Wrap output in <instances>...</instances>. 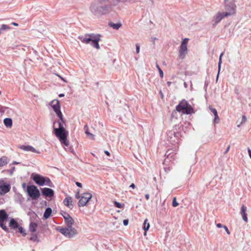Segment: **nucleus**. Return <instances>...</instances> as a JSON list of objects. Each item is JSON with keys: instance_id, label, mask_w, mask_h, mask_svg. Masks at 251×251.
I'll return each mask as SVG.
<instances>
[{"instance_id": "f257e3e1", "label": "nucleus", "mask_w": 251, "mask_h": 251, "mask_svg": "<svg viewBox=\"0 0 251 251\" xmlns=\"http://www.w3.org/2000/svg\"><path fill=\"white\" fill-rule=\"evenodd\" d=\"M120 0H95L91 4L90 9L96 16L109 13L112 7L117 5Z\"/></svg>"}, {"instance_id": "f03ea898", "label": "nucleus", "mask_w": 251, "mask_h": 251, "mask_svg": "<svg viewBox=\"0 0 251 251\" xmlns=\"http://www.w3.org/2000/svg\"><path fill=\"white\" fill-rule=\"evenodd\" d=\"M62 215L64 219L65 223L67 225V227L58 226L56 229L65 237L68 238H72L77 233V230L72 227L74 221L70 215L66 212H64L63 214H62Z\"/></svg>"}, {"instance_id": "7ed1b4c3", "label": "nucleus", "mask_w": 251, "mask_h": 251, "mask_svg": "<svg viewBox=\"0 0 251 251\" xmlns=\"http://www.w3.org/2000/svg\"><path fill=\"white\" fill-rule=\"evenodd\" d=\"M58 127L54 128V133L61 144L68 146L69 144V141L67 140L68 132L65 130L62 123L58 122Z\"/></svg>"}, {"instance_id": "20e7f679", "label": "nucleus", "mask_w": 251, "mask_h": 251, "mask_svg": "<svg viewBox=\"0 0 251 251\" xmlns=\"http://www.w3.org/2000/svg\"><path fill=\"white\" fill-rule=\"evenodd\" d=\"M100 35L99 34H85L84 36H79L78 39L83 43L89 44L91 42V45L94 48L99 49V42L100 41Z\"/></svg>"}, {"instance_id": "39448f33", "label": "nucleus", "mask_w": 251, "mask_h": 251, "mask_svg": "<svg viewBox=\"0 0 251 251\" xmlns=\"http://www.w3.org/2000/svg\"><path fill=\"white\" fill-rule=\"evenodd\" d=\"M176 110L183 114H190L193 113L194 109L187 101L183 100L180 101L176 107Z\"/></svg>"}, {"instance_id": "423d86ee", "label": "nucleus", "mask_w": 251, "mask_h": 251, "mask_svg": "<svg viewBox=\"0 0 251 251\" xmlns=\"http://www.w3.org/2000/svg\"><path fill=\"white\" fill-rule=\"evenodd\" d=\"M225 9L226 12H223L226 17L234 15L236 12V5L235 0H225Z\"/></svg>"}, {"instance_id": "0eeeda50", "label": "nucleus", "mask_w": 251, "mask_h": 251, "mask_svg": "<svg viewBox=\"0 0 251 251\" xmlns=\"http://www.w3.org/2000/svg\"><path fill=\"white\" fill-rule=\"evenodd\" d=\"M167 140L172 144H178L181 137L180 132L176 129V126L168 131Z\"/></svg>"}, {"instance_id": "6e6552de", "label": "nucleus", "mask_w": 251, "mask_h": 251, "mask_svg": "<svg viewBox=\"0 0 251 251\" xmlns=\"http://www.w3.org/2000/svg\"><path fill=\"white\" fill-rule=\"evenodd\" d=\"M31 178L39 186L46 185L50 187L52 186V183L48 177H45L39 174H32Z\"/></svg>"}, {"instance_id": "1a4fd4ad", "label": "nucleus", "mask_w": 251, "mask_h": 251, "mask_svg": "<svg viewBox=\"0 0 251 251\" xmlns=\"http://www.w3.org/2000/svg\"><path fill=\"white\" fill-rule=\"evenodd\" d=\"M26 192L32 200H37L40 196L39 189L33 185H28L26 187Z\"/></svg>"}, {"instance_id": "9d476101", "label": "nucleus", "mask_w": 251, "mask_h": 251, "mask_svg": "<svg viewBox=\"0 0 251 251\" xmlns=\"http://www.w3.org/2000/svg\"><path fill=\"white\" fill-rule=\"evenodd\" d=\"M188 38L183 39L178 50V57L181 59H183L188 52L187 44Z\"/></svg>"}, {"instance_id": "9b49d317", "label": "nucleus", "mask_w": 251, "mask_h": 251, "mask_svg": "<svg viewBox=\"0 0 251 251\" xmlns=\"http://www.w3.org/2000/svg\"><path fill=\"white\" fill-rule=\"evenodd\" d=\"M50 105L59 119L63 123H64V122L63 120V115L60 111V106L59 100H53L51 102Z\"/></svg>"}, {"instance_id": "f8f14e48", "label": "nucleus", "mask_w": 251, "mask_h": 251, "mask_svg": "<svg viewBox=\"0 0 251 251\" xmlns=\"http://www.w3.org/2000/svg\"><path fill=\"white\" fill-rule=\"evenodd\" d=\"M92 195L88 192L83 193L80 196L78 205L79 207H83L86 205L88 202L91 199Z\"/></svg>"}, {"instance_id": "ddd939ff", "label": "nucleus", "mask_w": 251, "mask_h": 251, "mask_svg": "<svg viewBox=\"0 0 251 251\" xmlns=\"http://www.w3.org/2000/svg\"><path fill=\"white\" fill-rule=\"evenodd\" d=\"M10 185L8 184H6L4 180L3 179H0V194L1 195H5L7 193L9 192L10 190Z\"/></svg>"}, {"instance_id": "4468645a", "label": "nucleus", "mask_w": 251, "mask_h": 251, "mask_svg": "<svg viewBox=\"0 0 251 251\" xmlns=\"http://www.w3.org/2000/svg\"><path fill=\"white\" fill-rule=\"evenodd\" d=\"M19 149L26 151H31L36 153H40V151L36 150L34 148L30 145H21Z\"/></svg>"}, {"instance_id": "2eb2a0df", "label": "nucleus", "mask_w": 251, "mask_h": 251, "mask_svg": "<svg viewBox=\"0 0 251 251\" xmlns=\"http://www.w3.org/2000/svg\"><path fill=\"white\" fill-rule=\"evenodd\" d=\"M42 192L46 197H52L54 195V191L50 188H44L42 189Z\"/></svg>"}, {"instance_id": "dca6fc26", "label": "nucleus", "mask_w": 251, "mask_h": 251, "mask_svg": "<svg viewBox=\"0 0 251 251\" xmlns=\"http://www.w3.org/2000/svg\"><path fill=\"white\" fill-rule=\"evenodd\" d=\"M226 17L223 12H218L213 18L215 24L219 23L224 18Z\"/></svg>"}, {"instance_id": "f3484780", "label": "nucleus", "mask_w": 251, "mask_h": 251, "mask_svg": "<svg viewBox=\"0 0 251 251\" xmlns=\"http://www.w3.org/2000/svg\"><path fill=\"white\" fill-rule=\"evenodd\" d=\"M63 203L65 205L67 206L70 209H72L73 207L72 199L70 197H66L63 201Z\"/></svg>"}, {"instance_id": "a211bd4d", "label": "nucleus", "mask_w": 251, "mask_h": 251, "mask_svg": "<svg viewBox=\"0 0 251 251\" xmlns=\"http://www.w3.org/2000/svg\"><path fill=\"white\" fill-rule=\"evenodd\" d=\"M246 207L245 206V205L243 204L241 208V211L240 213L242 217L243 220L246 222H248V217H247V214L246 212Z\"/></svg>"}, {"instance_id": "6ab92c4d", "label": "nucleus", "mask_w": 251, "mask_h": 251, "mask_svg": "<svg viewBox=\"0 0 251 251\" xmlns=\"http://www.w3.org/2000/svg\"><path fill=\"white\" fill-rule=\"evenodd\" d=\"M171 150H168L167 152L166 159H168L170 161H174L176 158V153L174 152H169Z\"/></svg>"}, {"instance_id": "aec40b11", "label": "nucleus", "mask_w": 251, "mask_h": 251, "mask_svg": "<svg viewBox=\"0 0 251 251\" xmlns=\"http://www.w3.org/2000/svg\"><path fill=\"white\" fill-rule=\"evenodd\" d=\"M8 217V215L4 210H0V222H4Z\"/></svg>"}, {"instance_id": "412c9836", "label": "nucleus", "mask_w": 251, "mask_h": 251, "mask_svg": "<svg viewBox=\"0 0 251 251\" xmlns=\"http://www.w3.org/2000/svg\"><path fill=\"white\" fill-rule=\"evenodd\" d=\"M37 226V224L36 223L31 222L29 226V231L32 233H35L36 231Z\"/></svg>"}, {"instance_id": "4be33fe9", "label": "nucleus", "mask_w": 251, "mask_h": 251, "mask_svg": "<svg viewBox=\"0 0 251 251\" xmlns=\"http://www.w3.org/2000/svg\"><path fill=\"white\" fill-rule=\"evenodd\" d=\"M9 226L11 228L13 229L18 228L19 226L18 223L14 219L10 220Z\"/></svg>"}, {"instance_id": "5701e85b", "label": "nucleus", "mask_w": 251, "mask_h": 251, "mask_svg": "<svg viewBox=\"0 0 251 251\" xmlns=\"http://www.w3.org/2000/svg\"><path fill=\"white\" fill-rule=\"evenodd\" d=\"M51 213H52L51 209L49 207L47 208L46 209L45 212L44 214V217L45 218V219H48L50 216Z\"/></svg>"}, {"instance_id": "b1692460", "label": "nucleus", "mask_w": 251, "mask_h": 251, "mask_svg": "<svg viewBox=\"0 0 251 251\" xmlns=\"http://www.w3.org/2000/svg\"><path fill=\"white\" fill-rule=\"evenodd\" d=\"M8 164L7 158L2 156L0 158V167H3Z\"/></svg>"}, {"instance_id": "393cba45", "label": "nucleus", "mask_w": 251, "mask_h": 251, "mask_svg": "<svg viewBox=\"0 0 251 251\" xmlns=\"http://www.w3.org/2000/svg\"><path fill=\"white\" fill-rule=\"evenodd\" d=\"M84 129L85 130V133L87 134V135L89 137V138L91 139L94 140L95 139V136L94 134L91 133L89 132L88 130V126L87 125H85L84 126Z\"/></svg>"}, {"instance_id": "a878e982", "label": "nucleus", "mask_w": 251, "mask_h": 251, "mask_svg": "<svg viewBox=\"0 0 251 251\" xmlns=\"http://www.w3.org/2000/svg\"><path fill=\"white\" fill-rule=\"evenodd\" d=\"M150 224L148 222V219H146L145 221H144V227H143V228L145 230V233H144V235H146V232L147 231L149 230V228H150Z\"/></svg>"}, {"instance_id": "bb28decb", "label": "nucleus", "mask_w": 251, "mask_h": 251, "mask_svg": "<svg viewBox=\"0 0 251 251\" xmlns=\"http://www.w3.org/2000/svg\"><path fill=\"white\" fill-rule=\"evenodd\" d=\"M4 124L7 127H11L12 125V121L10 118H5L4 121Z\"/></svg>"}, {"instance_id": "cd10ccee", "label": "nucleus", "mask_w": 251, "mask_h": 251, "mask_svg": "<svg viewBox=\"0 0 251 251\" xmlns=\"http://www.w3.org/2000/svg\"><path fill=\"white\" fill-rule=\"evenodd\" d=\"M109 25L114 29H118L122 26V25L120 23L114 24L111 23L109 24Z\"/></svg>"}, {"instance_id": "c85d7f7f", "label": "nucleus", "mask_w": 251, "mask_h": 251, "mask_svg": "<svg viewBox=\"0 0 251 251\" xmlns=\"http://www.w3.org/2000/svg\"><path fill=\"white\" fill-rule=\"evenodd\" d=\"M210 109L211 112L214 114L215 116V121H216L217 120H219V117L216 109L215 108H210Z\"/></svg>"}, {"instance_id": "c756f323", "label": "nucleus", "mask_w": 251, "mask_h": 251, "mask_svg": "<svg viewBox=\"0 0 251 251\" xmlns=\"http://www.w3.org/2000/svg\"><path fill=\"white\" fill-rule=\"evenodd\" d=\"M0 226L5 231H8V228L7 227V226L4 224V222H0Z\"/></svg>"}, {"instance_id": "7c9ffc66", "label": "nucleus", "mask_w": 251, "mask_h": 251, "mask_svg": "<svg viewBox=\"0 0 251 251\" xmlns=\"http://www.w3.org/2000/svg\"><path fill=\"white\" fill-rule=\"evenodd\" d=\"M0 30H8L10 29V27L8 25H2L0 28Z\"/></svg>"}, {"instance_id": "2f4dec72", "label": "nucleus", "mask_w": 251, "mask_h": 251, "mask_svg": "<svg viewBox=\"0 0 251 251\" xmlns=\"http://www.w3.org/2000/svg\"><path fill=\"white\" fill-rule=\"evenodd\" d=\"M30 240L32 241H36L38 240V236L36 234H33L30 238Z\"/></svg>"}, {"instance_id": "473e14b6", "label": "nucleus", "mask_w": 251, "mask_h": 251, "mask_svg": "<svg viewBox=\"0 0 251 251\" xmlns=\"http://www.w3.org/2000/svg\"><path fill=\"white\" fill-rule=\"evenodd\" d=\"M172 205L173 207H176L178 205V203L176 201V197H174L173 200L172 201Z\"/></svg>"}, {"instance_id": "72a5a7b5", "label": "nucleus", "mask_w": 251, "mask_h": 251, "mask_svg": "<svg viewBox=\"0 0 251 251\" xmlns=\"http://www.w3.org/2000/svg\"><path fill=\"white\" fill-rule=\"evenodd\" d=\"M156 67L159 71L160 76L162 78L163 77V72L162 70L161 69L159 65L156 64Z\"/></svg>"}, {"instance_id": "f704fd0d", "label": "nucleus", "mask_w": 251, "mask_h": 251, "mask_svg": "<svg viewBox=\"0 0 251 251\" xmlns=\"http://www.w3.org/2000/svg\"><path fill=\"white\" fill-rule=\"evenodd\" d=\"M18 228L19 231L21 233L23 234V235L24 236H25L26 233H25V230L23 229V228L22 226H18Z\"/></svg>"}, {"instance_id": "c9c22d12", "label": "nucleus", "mask_w": 251, "mask_h": 251, "mask_svg": "<svg viewBox=\"0 0 251 251\" xmlns=\"http://www.w3.org/2000/svg\"><path fill=\"white\" fill-rule=\"evenodd\" d=\"M223 55H224V52L221 53V54H220V57H219V63H218V67H219V70H220V68H221V64H222V57Z\"/></svg>"}, {"instance_id": "e433bc0d", "label": "nucleus", "mask_w": 251, "mask_h": 251, "mask_svg": "<svg viewBox=\"0 0 251 251\" xmlns=\"http://www.w3.org/2000/svg\"><path fill=\"white\" fill-rule=\"evenodd\" d=\"M114 205L116 207H118L119 208H123V206L122 205V204H121L120 203H119L117 201H114Z\"/></svg>"}, {"instance_id": "4c0bfd02", "label": "nucleus", "mask_w": 251, "mask_h": 251, "mask_svg": "<svg viewBox=\"0 0 251 251\" xmlns=\"http://www.w3.org/2000/svg\"><path fill=\"white\" fill-rule=\"evenodd\" d=\"M246 121H247V118H246V117L245 115H243V116H242V122H241V123H242H242H245V122H246Z\"/></svg>"}, {"instance_id": "58836bf2", "label": "nucleus", "mask_w": 251, "mask_h": 251, "mask_svg": "<svg viewBox=\"0 0 251 251\" xmlns=\"http://www.w3.org/2000/svg\"><path fill=\"white\" fill-rule=\"evenodd\" d=\"M223 227L225 229L226 231V233L229 235L230 234V231H229L228 229L227 228V226H223Z\"/></svg>"}, {"instance_id": "ea45409f", "label": "nucleus", "mask_w": 251, "mask_h": 251, "mask_svg": "<svg viewBox=\"0 0 251 251\" xmlns=\"http://www.w3.org/2000/svg\"><path fill=\"white\" fill-rule=\"evenodd\" d=\"M75 198L77 199H80V197L79 196V190H78L76 194L75 195Z\"/></svg>"}, {"instance_id": "a19ab883", "label": "nucleus", "mask_w": 251, "mask_h": 251, "mask_svg": "<svg viewBox=\"0 0 251 251\" xmlns=\"http://www.w3.org/2000/svg\"><path fill=\"white\" fill-rule=\"evenodd\" d=\"M136 52L138 53L140 51V46L138 44L136 45Z\"/></svg>"}, {"instance_id": "79ce46f5", "label": "nucleus", "mask_w": 251, "mask_h": 251, "mask_svg": "<svg viewBox=\"0 0 251 251\" xmlns=\"http://www.w3.org/2000/svg\"><path fill=\"white\" fill-rule=\"evenodd\" d=\"M128 223V220H124L123 221V224L125 226H127Z\"/></svg>"}, {"instance_id": "37998d69", "label": "nucleus", "mask_w": 251, "mask_h": 251, "mask_svg": "<svg viewBox=\"0 0 251 251\" xmlns=\"http://www.w3.org/2000/svg\"><path fill=\"white\" fill-rule=\"evenodd\" d=\"M75 184L79 187L81 188L82 187V184L81 183H80V182H76Z\"/></svg>"}, {"instance_id": "c03bdc74", "label": "nucleus", "mask_w": 251, "mask_h": 251, "mask_svg": "<svg viewBox=\"0 0 251 251\" xmlns=\"http://www.w3.org/2000/svg\"><path fill=\"white\" fill-rule=\"evenodd\" d=\"M230 145H229V146L227 147V148L226 150V151H225V152H224V153H225V154H226V153H227L228 152V151H229V149H230Z\"/></svg>"}, {"instance_id": "a18cd8bd", "label": "nucleus", "mask_w": 251, "mask_h": 251, "mask_svg": "<svg viewBox=\"0 0 251 251\" xmlns=\"http://www.w3.org/2000/svg\"><path fill=\"white\" fill-rule=\"evenodd\" d=\"M216 226H217V227H218V228H221V227H223V226H223L221 224L219 223V224H217L216 225Z\"/></svg>"}, {"instance_id": "49530a36", "label": "nucleus", "mask_w": 251, "mask_h": 251, "mask_svg": "<svg viewBox=\"0 0 251 251\" xmlns=\"http://www.w3.org/2000/svg\"><path fill=\"white\" fill-rule=\"evenodd\" d=\"M248 151L249 156H250V158H251V150L250 148L248 149Z\"/></svg>"}, {"instance_id": "de8ad7c7", "label": "nucleus", "mask_w": 251, "mask_h": 251, "mask_svg": "<svg viewBox=\"0 0 251 251\" xmlns=\"http://www.w3.org/2000/svg\"><path fill=\"white\" fill-rule=\"evenodd\" d=\"M104 153L107 155V156H110V153L109 151H104Z\"/></svg>"}, {"instance_id": "09e8293b", "label": "nucleus", "mask_w": 251, "mask_h": 251, "mask_svg": "<svg viewBox=\"0 0 251 251\" xmlns=\"http://www.w3.org/2000/svg\"><path fill=\"white\" fill-rule=\"evenodd\" d=\"M11 25H14V26H18V24L16 23L13 22L11 23Z\"/></svg>"}, {"instance_id": "8fccbe9b", "label": "nucleus", "mask_w": 251, "mask_h": 251, "mask_svg": "<svg viewBox=\"0 0 251 251\" xmlns=\"http://www.w3.org/2000/svg\"><path fill=\"white\" fill-rule=\"evenodd\" d=\"M145 198H146L147 200H148L149 199V194H146L145 195Z\"/></svg>"}, {"instance_id": "3c124183", "label": "nucleus", "mask_w": 251, "mask_h": 251, "mask_svg": "<svg viewBox=\"0 0 251 251\" xmlns=\"http://www.w3.org/2000/svg\"><path fill=\"white\" fill-rule=\"evenodd\" d=\"M130 187H132V188H134L135 187V186L134 184L132 183L130 185Z\"/></svg>"}, {"instance_id": "603ef678", "label": "nucleus", "mask_w": 251, "mask_h": 251, "mask_svg": "<svg viewBox=\"0 0 251 251\" xmlns=\"http://www.w3.org/2000/svg\"><path fill=\"white\" fill-rule=\"evenodd\" d=\"M167 85H168V86H170L171 85V82H170V81H168V82H167Z\"/></svg>"}, {"instance_id": "864d4df0", "label": "nucleus", "mask_w": 251, "mask_h": 251, "mask_svg": "<svg viewBox=\"0 0 251 251\" xmlns=\"http://www.w3.org/2000/svg\"><path fill=\"white\" fill-rule=\"evenodd\" d=\"M64 95L63 94H61L59 95V97H64Z\"/></svg>"}, {"instance_id": "5fc2aeb1", "label": "nucleus", "mask_w": 251, "mask_h": 251, "mask_svg": "<svg viewBox=\"0 0 251 251\" xmlns=\"http://www.w3.org/2000/svg\"><path fill=\"white\" fill-rule=\"evenodd\" d=\"M58 76L61 78V79L64 81V79L63 78V77H61L60 75H58Z\"/></svg>"}, {"instance_id": "6e6d98bb", "label": "nucleus", "mask_w": 251, "mask_h": 251, "mask_svg": "<svg viewBox=\"0 0 251 251\" xmlns=\"http://www.w3.org/2000/svg\"><path fill=\"white\" fill-rule=\"evenodd\" d=\"M1 92L0 91V95H1Z\"/></svg>"}]
</instances>
